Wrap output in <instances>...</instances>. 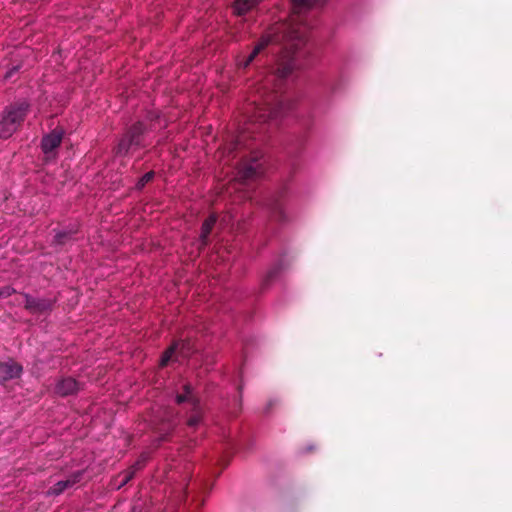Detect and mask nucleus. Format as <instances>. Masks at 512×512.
<instances>
[{
    "mask_svg": "<svg viewBox=\"0 0 512 512\" xmlns=\"http://www.w3.org/2000/svg\"><path fill=\"white\" fill-rule=\"evenodd\" d=\"M294 69L295 64L292 59L278 64L276 70L267 77L265 85L257 90V94L247 105L248 120L245 126L225 148L228 153L250 149V156H244L238 166L237 178L243 182L256 180L264 173L262 153L253 150L250 141L252 139L262 141V134L266 131L265 125L293 106L279 88L269 90L267 85L274 81H283L292 74Z\"/></svg>",
    "mask_w": 512,
    "mask_h": 512,
    "instance_id": "obj_1",
    "label": "nucleus"
},
{
    "mask_svg": "<svg viewBox=\"0 0 512 512\" xmlns=\"http://www.w3.org/2000/svg\"><path fill=\"white\" fill-rule=\"evenodd\" d=\"M321 0H291L293 15L289 22L277 23L270 31L263 35L247 59L240 65L248 67L270 43H279L286 46L290 53H294L306 41L309 25L302 19V11L309 10L318 5Z\"/></svg>",
    "mask_w": 512,
    "mask_h": 512,
    "instance_id": "obj_2",
    "label": "nucleus"
},
{
    "mask_svg": "<svg viewBox=\"0 0 512 512\" xmlns=\"http://www.w3.org/2000/svg\"><path fill=\"white\" fill-rule=\"evenodd\" d=\"M28 109V103L22 101L7 106L0 113L1 139H8L21 127L27 115Z\"/></svg>",
    "mask_w": 512,
    "mask_h": 512,
    "instance_id": "obj_3",
    "label": "nucleus"
},
{
    "mask_svg": "<svg viewBox=\"0 0 512 512\" xmlns=\"http://www.w3.org/2000/svg\"><path fill=\"white\" fill-rule=\"evenodd\" d=\"M147 128L143 122H136L127 128L116 147L117 155H126L130 149H139L145 146Z\"/></svg>",
    "mask_w": 512,
    "mask_h": 512,
    "instance_id": "obj_4",
    "label": "nucleus"
},
{
    "mask_svg": "<svg viewBox=\"0 0 512 512\" xmlns=\"http://www.w3.org/2000/svg\"><path fill=\"white\" fill-rule=\"evenodd\" d=\"M195 349L190 340H176L162 353L159 366L161 368L181 362L194 353Z\"/></svg>",
    "mask_w": 512,
    "mask_h": 512,
    "instance_id": "obj_5",
    "label": "nucleus"
},
{
    "mask_svg": "<svg viewBox=\"0 0 512 512\" xmlns=\"http://www.w3.org/2000/svg\"><path fill=\"white\" fill-rule=\"evenodd\" d=\"M183 388V392L176 395V402L178 404L186 403L190 406L191 414L188 417L187 425L196 428L203 421V407L193 391V386H183Z\"/></svg>",
    "mask_w": 512,
    "mask_h": 512,
    "instance_id": "obj_6",
    "label": "nucleus"
},
{
    "mask_svg": "<svg viewBox=\"0 0 512 512\" xmlns=\"http://www.w3.org/2000/svg\"><path fill=\"white\" fill-rule=\"evenodd\" d=\"M175 413L171 408L160 409L154 419V429L158 434V441L168 440V436L175 427Z\"/></svg>",
    "mask_w": 512,
    "mask_h": 512,
    "instance_id": "obj_7",
    "label": "nucleus"
},
{
    "mask_svg": "<svg viewBox=\"0 0 512 512\" xmlns=\"http://www.w3.org/2000/svg\"><path fill=\"white\" fill-rule=\"evenodd\" d=\"M286 195L287 188L283 186L279 188L269 199L267 206L269 210V218L272 221L283 223L287 220V216L283 207V201Z\"/></svg>",
    "mask_w": 512,
    "mask_h": 512,
    "instance_id": "obj_8",
    "label": "nucleus"
},
{
    "mask_svg": "<svg viewBox=\"0 0 512 512\" xmlns=\"http://www.w3.org/2000/svg\"><path fill=\"white\" fill-rule=\"evenodd\" d=\"M63 130L54 129L49 134L45 135L41 140V149L48 157L54 155L55 150L60 146L63 139Z\"/></svg>",
    "mask_w": 512,
    "mask_h": 512,
    "instance_id": "obj_9",
    "label": "nucleus"
},
{
    "mask_svg": "<svg viewBox=\"0 0 512 512\" xmlns=\"http://www.w3.org/2000/svg\"><path fill=\"white\" fill-rule=\"evenodd\" d=\"M24 307L34 314H44L52 310L53 301L45 298H34L25 295Z\"/></svg>",
    "mask_w": 512,
    "mask_h": 512,
    "instance_id": "obj_10",
    "label": "nucleus"
},
{
    "mask_svg": "<svg viewBox=\"0 0 512 512\" xmlns=\"http://www.w3.org/2000/svg\"><path fill=\"white\" fill-rule=\"evenodd\" d=\"M21 372V365L13 360L0 362V375L5 381L18 378Z\"/></svg>",
    "mask_w": 512,
    "mask_h": 512,
    "instance_id": "obj_11",
    "label": "nucleus"
},
{
    "mask_svg": "<svg viewBox=\"0 0 512 512\" xmlns=\"http://www.w3.org/2000/svg\"><path fill=\"white\" fill-rule=\"evenodd\" d=\"M82 476L81 472H78L76 474H73L66 480L58 481L55 483L48 491L49 495H60L62 492H64L67 488L72 487L74 484L80 481Z\"/></svg>",
    "mask_w": 512,
    "mask_h": 512,
    "instance_id": "obj_12",
    "label": "nucleus"
},
{
    "mask_svg": "<svg viewBox=\"0 0 512 512\" xmlns=\"http://www.w3.org/2000/svg\"><path fill=\"white\" fill-rule=\"evenodd\" d=\"M216 214L209 215L203 222L200 234V248H204L209 244V236L216 224Z\"/></svg>",
    "mask_w": 512,
    "mask_h": 512,
    "instance_id": "obj_13",
    "label": "nucleus"
},
{
    "mask_svg": "<svg viewBox=\"0 0 512 512\" xmlns=\"http://www.w3.org/2000/svg\"><path fill=\"white\" fill-rule=\"evenodd\" d=\"M262 0H236L233 3V12L237 16H242L256 7Z\"/></svg>",
    "mask_w": 512,
    "mask_h": 512,
    "instance_id": "obj_14",
    "label": "nucleus"
},
{
    "mask_svg": "<svg viewBox=\"0 0 512 512\" xmlns=\"http://www.w3.org/2000/svg\"><path fill=\"white\" fill-rule=\"evenodd\" d=\"M282 270V263L278 262L273 267H271L265 276L262 279V287L266 288L270 285L274 279L279 275L280 271Z\"/></svg>",
    "mask_w": 512,
    "mask_h": 512,
    "instance_id": "obj_15",
    "label": "nucleus"
},
{
    "mask_svg": "<svg viewBox=\"0 0 512 512\" xmlns=\"http://www.w3.org/2000/svg\"><path fill=\"white\" fill-rule=\"evenodd\" d=\"M73 239V233L71 231H60L54 236L53 243L56 245H65Z\"/></svg>",
    "mask_w": 512,
    "mask_h": 512,
    "instance_id": "obj_16",
    "label": "nucleus"
},
{
    "mask_svg": "<svg viewBox=\"0 0 512 512\" xmlns=\"http://www.w3.org/2000/svg\"><path fill=\"white\" fill-rule=\"evenodd\" d=\"M136 472H137L136 469L134 467H132V465L128 469L123 471L119 475V477L121 478V481L119 483L118 488H121L122 486L126 485L131 479H133Z\"/></svg>",
    "mask_w": 512,
    "mask_h": 512,
    "instance_id": "obj_17",
    "label": "nucleus"
},
{
    "mask_svg": "<svg viewBox=\"0 0 512 512\" xmlns=\"http://www.w3.org/2000/svg\"><path fill=\"white\" fill-rule=\"evenodd\" d=\"M55 388V393L61 396H67L79 391V386H55Z\"/></svg>",
    "mask_w": 512,
    "mask_h": 512,
    "instance_id": "obj_18",
    "label": "nucleus"
},
{
    "mask_svg": "<svg viewBox=\"0 0 512 512\" xmlns=\"http://www.w3.org/2000/svg\"><path fill=\"white\" fill-rule=\"evenodd\" d=\"M154 176H155V172L154 171H149L147 173H145L137 182L136 184V189L137 190H142L146 184H148L149 182H151L153 179H154Z\"/></svg>",
    "mask_w": 512,
    "mask_h": 512,
    "instance_id": "obj_19",
    "label": "nucleus"
},
{
    "mask_svg": "<svg viewBox=\"0 0 512 512\" xmlns=\"http://www.w3.org/2000/svg\"><path fill=\"white\" fill-rule=\"evenodd\" d=\"M148 458H149L148 454L142 453L140 455V457L138 458V460L132 465V467H134L136 469V471L141 470L145 466L146 462L148 461Z\"/></svg>",
    "mask_w": 512,
    "mask_h": 512,
    "instance_id": "obj_20",
    "label": "nucleus"
},
{
    "mask_svg": "<svg viewBox=\"0 0 512 512\" xmlns=\"http://www.w3.org/2000/svg\"><path fill=\"white\" fill-rule=\"evenodd\" d=\"M15 290L10 286L0 288V298H7L11 296Z\"/></svg>",
    "mask_w": 512,
    "mask_h": 512,
    "instance_id": "obj_21",
    "label": "nucleus"
},
{
    "mask_svg": "<svg viewBox=\"0 0 512 512\" xmlns=\"http://www.w3.org/2000/svg\"><path fill=\"white\" fill-rule=\"evenodd\" d=\"M15 70H16V68H13L9 72H7L6 75H5V78H10Z\"/></svg>",
    "mask_w": 512,
    "mask_h": 512,
    "instance_id": "obj_22",
    "label": "nucleus"
},
{
    "mask_svg": "<svg viewBox=\"0 0 512 512\" xmlns=\"http://www.w3.org/2000/svg\"><path fill=\"white\" fill-rule=\"evenodd\" d=\"M272 405H273V403H272V401H270V402L268 403L267 410H268V409H270V407H271Z\"/></svg>",
    "mask_w": 512,
    "mask_h": 512,
    "instance_id": "obj_23",
    "label": "nucleus"
}]
</instances>
